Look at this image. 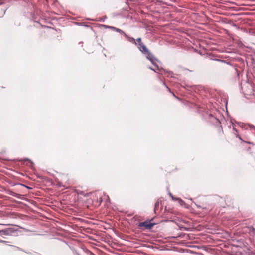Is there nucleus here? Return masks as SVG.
Wrapping results in <instances>:
<instances>
[{
  "label": "nucleus",
  "instance_id": "ddd939ff",
  "mask_svg": "<svg viewBox=\"0 0 255 255\" xmlns=\"http://www.w3.org/2000/svg\"><path fill=\"white\" fill-rule=\"evenodd\" d=\"M7 242H8L7 241H4V240H0V243H7Z\"/></svg>",
  "mask_w": 255,
  "mask_h": 255
},
{
  "label": "nucleus",
  "instance_id": "f03ea898",
  "mask_svg": "<svg viewBox=\"0 0 255 255\" xmlns=\"http://www.w3.org/2000/svg\"><path fill=\"white\" fill-rule=\"evenodd\" d=\"M152 224L150 223L147 221L140 223L139 224V227L140 228H144L145 229H150L152 228Z\"/></svg>",
  "mask_w": 255,
  "mask_h": 255
},
{
  "label": "nucleus",
  "instance_id": "4468645a",
  "mask_svg": "<svg viewBox=\"0 0 255 255\" xmlns=\"http://www.w3.org/2000/svg\"><path fill=\"white\" fill-rule=\"evenodd\" d=\"M163 84L166 86V88L168 89V90L171 92L170 88L167 86L164 83H163Z\"/></svg>",
  "mask_w": 255,
  "mask_h": 255
},
{
  "label": "nucleus",
  "instance_id": "2eb2a0df",
  "mask_svg": "<svg viewBox=\"0 0 255 255\" xmlns=\"http://www.w3.org/2000/svg\"><path fill=\"white\" fill-rule=\"evenodd\" d=\"M237 137H238L240 140L243 141L241 137L239 136V135H237Z\"/></svg>",
  "mask_w": 255,
  "mask_h": 255
},
{
  "label": "nucleus",
  "instance_id": "20e7f679",
  "mask_svg": "<svg viewBox=\"0 0 255 255\" xmlns=\"http://www.w3.org/2000/svg\"><path fill=\"white\" fill-rule=\"evenodd\" d=\"M144 54L146 55V58L151 62H153L155 58L152 54L148 50V52H146Z\"/></svg>",
  "mask_w": 255,
  "mask_h": 255
},
{
  "label": "nucleus",
  "instance_id": "7ed1b4c3",
  "mask_svg": "<svg viewBox=\"0 0 255 255\" xmlns=\"http://www.w3.org/2000/svg\"><path fill=\"white\" fill-rule=\"evenodd\" d=\"M124 37L127 39V40L129 41V42H131L135 45H137V43L136 42L135 39L134 38H133V37H131L127 35L126 34H125L124 35Z\"/></svg>",
  "mask_w": 255,
  "mask_h": 255
},
{
  "label": "nucleus",
  "instance_id": "423d86ee",
  "mask_svg": "<svg viewBox=\"0 0 255 255\" xmlns=\"http://www.w3.org/2000/svg\"><path fill=\"white\" fill-rule=\"evenodd\" d=\"M113 30L116 31L117 32H119L121 34L125 35L126 33L123 31L122 30L118 29L117 28L113 27Z\"/></svg>",
  "mask_w": 255,
  "mask_h": 255
},
{
  "label": "nucleus",
  "instance_id": "f8f14e48",
  "mask_svg": "<svg viewBox=\"0 0 255 255\" xmlns=\"http://www.w3.org/2000/svg\"><path fill=\"white\" fill-rule=\"evenodd\" d=\"M251 129L255 131V127L254 126H250Z\"/></svg>",
  "mask_w": 255,
  "mask_h": 255
},
{
  "label": "nucleus",
  "instance_id": "9d476101",
  "mask_svg": "<svg viewBox=\"0 0 255 255\" xmlns=\"http://www.w3.org/2000/svg\"><path fill=\"white\" fill-rule=\"evenodd\" d=\"M136 45L137 46L138 49H140V48L142 47V45H144V44L142 42V43H139V44H137V43Z\"/></svg>",
  "mask_w": 255,
  "mask_h": 255
},
{
  "label": "nucleus",
  "instance_id": "dca6fc26",
  "mask_svg": "<svg viewBox=\"0 0 255 255\" xmlns=\"http://www.w3.org/2000/svg\"><path fill=\"white\" fill-rule=\"evenodd\" d=\"M169 195H170V197H172V198L173 199V198H173V196H172V195L171 194V193H169Z\"/></svg>",
  "mask_w": 255,
  "mask_h": 255
},
{
  "label": "nucleus",
  "instance_id": "a211bd4d",
  "mask_svg": "<svg viewBox=\"0 0 255 255\" xmlns=\"http://www.w3.org/2000/svg\"><path fill=\"white\" fill-rule=\"evenodd\" d=\"M172 95L174 96V97H176L175 95H174V94L173 93H172Z\"/></svg>",
  "mask_w": 255,
  "mask_h": 255
},
{
  "label": "nucleus",
  "instance_id": "1a4fd4ad",
  "mask_svg": "<svg viewBox=\"0 0 255 255\" xmlns=\"http://www.w3.org/2000/svg\"><path fill=\"white\" fill-rule=\"evenodd\" d=\"M136 40V42L137 43V44H139V43H142V40H141V38H138L137 39L135 40Z\"/></svg>",
  "mask_w": 255,
  "mask_h": 255
},
{
  "label": "nucleus",
  "instance_id": "39448f33",
  "mask_svg": "<svg viewBox=\"0 0 255 255\" xmlns=\"http://www.w3.org/2000/svg\"><path fill=\"white\" fill-rule=\"evenodd\" d=\"M142 53L145 54L146 52H148V49L145 46V45H142L140 49H139Z\"/></svg>",
  "mask_w": 255,
  "mask_h": 255
},
{
  "label": "nucleus",
  "instance_id": "aec40b11",
  "mask_svg": "<svg viewBox=\"0 0 255 255\" xmlns=\"http://www.w3.org/2000/svg\"><path fill=\"white\" fill-rule=\"evenodd\" d=\"M3 3L2 2H0V5L2 4Z\"/></svg>",
  "mask_w": 255,
  "mask_h": 255
},
{
  "label": "nucleus",
  "instance_id": "412c9836",
  "mask_svg": "<svg viewBox=\"0 0 255 255\" xmlns=\"http://www.w3.org/2000/svg\"><path fill=\"white\" fill-rule=\"evenodd\" d=\"M1 225H3V226H5L6 225V224H1Z\"/></svg>",
  "mask_w": 255,
  "mask_h": 255
},
{
  "label": "nucleus",
  "instance_id": "0eeeda50",
  "mask_svg": "<svg viewBox=\"0 0 255 255\" xmlns=\"http://www.w3.org/2000/svg\"><path fill=\"white\" fill-rule=\"evenodd\" d=\"M9 194L11 195V196H13L14 197H17V194L15 193V192H12V191H10V192L9 193Z\"/></svg>",
  "mask_w": 255,
  "mask_h": 255
},
{
  "label": "nucleus",
  "instance_id": "f257e3e1",
  "mask_svg": "<svg viewBox=\"0 0 255 255\" xmlns=\"http://www.w3.org/2000/svg\"><path fill=\"white\" fill-rule=\"evenodd\" d=\"M18 231V229L16 228L14 226H11L5 229L0 230V236H12Z\"/></svg>",
  "mask_w": 255,
  "mask_h": 255
},
{
  "label": "nucleus",
  "instance_id": "6ab92c4d",
  "mask_svg": "<svg viewBox=\"0 0 255 255\" xmlns=\"http://www.w3.org/2000/svg\"><path fill=\"white\" fill-rule=\"evenodd\" d=\"M25 187H26L27 188H30L29 187H28V186H24Z\"/></svg>",
  "mask_w": 255,
  "mask_h": 255
},
{
  "label": "nucleus",
  "instance_id": "9b49d317",
  "mask_svg": "<svg viewBox=\"0 0 255 255\" xmlns=\"http://www.w3.org/2000/svg\"><path fill=\"white\" fill-rule=\"evenodd\" d=\"M101 26L105 27V28H109V29H112V26H107V25H101Z\"/></svg>",
  "mask_w": 255,
  "mask_h": 255
},
{
  "label": "nucleus",
  "instance_id": "6e6552de",
  "mask_svg": "<svg viewBox=\"0 0 255 255\" xmlns=\"http://www.w3.org/2000/svg\"><path fill=\"white\" fill-rule=\"evenodd\" d=\"M9 194L11 195V196H13L14 197H17V194L15 193V192H12V191H10V192L9 193Z\"/></svg>",
  "mask_w": 255,
  "mask_h": 255
},
{
  "label": "nucleus",
  "instance_id": "f3484780",
  "mask_svg": "<svg viewBox=\"0 0 255 255\" xmlns=\"http://www.w3.org/2000/svg\"><path fill=\"white\" fill-rule=\"evenodd\" d=\"M158 203H157H157L155 204V207H156V206H158Z\"/></svg>",
  "mask_w": 255,
  "mask_h": 255
}]
</instances>
